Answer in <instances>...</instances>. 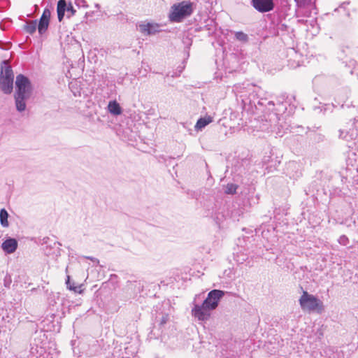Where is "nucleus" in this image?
Wrapping results in <instances>:
<instances>
[{
  "label": "nucleus",
  "mask_w": 358,
  "mask_h": 358,
  "mask_svg": "<svg viewBox=\"0 0 358 358\" xmlns=\"http://www.w3.org/2000/svg\"><path fill=\"white\" fill-rule=\"evenodd\" d=\"M257 104L266 106L263 115L259 117V128L262 131L282 136L289 128V124L286 122L285 115L287 110V102L278 99L276 103L269 101L265 104L264 101L259 100Z\"/></svg>",
  "instance_id": "f257e3e1"
},
{
  "label": "nucleus",
  "mask_w": 358,
  "mask_h": 358,
  "mask_svg": "<svg viewBox=\"0 0 358 358\" xmlns=\"http://www.w3.org/2000/svg\"><path fill=\"white\" fill-rule=\"evenodd\" d=\"M225 292L220 289L210 291L201 304L195 303L192 309V315L198 320L206 322L210 317L211 311L216 309Z\"/></svg>",
  "instance_id": "f03ea898"
},
{
  "label": "nucleus",
  "mask_w": 358,
  "mask_h": 358,
  "mask_svg": "<svg viewBox=\"0 0 358 358\" xmlns=\"http://www.w3.org/2000/svg\"><path fill=\"white\" fill-rule=\"evenodd\" d=\"M192 12V3L190 1H182L171 7L169 17L171 22H180L191 15Z\"/></svg>",
  "instance_id": "7ed1b4c3"
},
{
  "label": "nucleus",
  "mask_w": 358,
  "mask_h": 358,
  "mask_svg": "<svg viewBox=\"0 0 358 358\" xmlns=\"http://www.w3.org/2000/svg\"><path fill=\"white\" fill-rule=\"evenodd\" d=\"M301 309L307 312L322 313L324 310V305L315 295L309 294L307 291H303L302 295L299 300Z\"/></svg>",
  "instance_id": "20e7f679"
},
{
  "label": "nucleus",
  "mask_w": 358,
  "mask_h": 358,
  "mask_svg": "<svg viewBox=\"0 0 358 358\" xmlns=\"http://www.w3.org/2000/svg\"><path fill=\"white\" fill-rule=\"evenodd\" d=\"M31 89V82L27 77L23 74H19L16 76L15 94L30 96Z\"/></svg>",
  "instance_id": "39448f33"
},
{
  "label": "nucleus",
  "mask_w": 358,
  "mask_h": 358,
  "mask_svg": "<svg viewBox=\"0 0 358 358\" xmlns=\"http://www.w3.org/2000/svg\"><path fill=\"white\" fill-rule=\"evenodd\" d=\"M138 29L145 36L155 35L162 31L159 24L146 21L139 23Z\"/></svg>",
  "instance_id": "423d86ee"
},
{
  "label": "nucleus",
  "mask_w": 358,
  "mask_h": 358,
  "mask_svg": "<svg viewBox=\"0 0 358 358\" xmlns=\"http://www.w3.org/2000/svg\"><path fill=\"white\" fill-rule=\"evenodd\" d=\"M250 3L256 10L262 13L272 11L275 8L273 0H251Z\"/></svg>",
  "instance_id": "0eeeda50"
},
{
  "label": "nucleus",
  "mask_w": 358,
  "mask_h": 358,
  "mask_svg": "<svg viewBox=\"0 0 358 358\" xmlns=\"http://www.w3.org/2000/svg\"><path fill=\"white\" fill-rule=\"evenodd\" d=\"M51 16V12L48 8H45L40 17L38 31L39 34H43L48 29L50 24V19Z\"/></svg>",
  "instance_id": "6e6552de"
},
{
  "label": "nucleus",
  "mask_w": 358,
  "mask_h": 358,
  "mask_svg": "<svg viewBox=\"0 0 358 358\" xmlns=\"http://www.w3.org/2000/svg\"><path fill=\"white\" fill-rule=\"evenodd\" d=\"M17 241L15 238L8 237L1 244V248L6 254H12L17 250Z\"/></svg>",
  "instance_id": "1a4fd4ad"
},
{
  "label": "nucleus",
  "mask_w": 358,
  "mask_h": 358,
  "mask_svg": "<svg viewBox=\"0 0 358 358\" xmlns=\"http://www.w3.org/2000/svg\"><path fill=\"white\" fill-rule=\"evenodd\" d=\"M29 95L14 94L15 107L18 112L22 113L26 110V101L29 98Z\"/></svg>",
  "instance_id": "9d476101"
},
{
  "label": "nucleus",
  "mask_w": 358,
  "mask_h": 358,
  "mask_svg": "<svg viewBox=\"0 0 358 358\" xmlns=\"http://www.w3.org/2000/svg\"><path fill=\"white\" fill-rule=\"evenodd\" d=\"M0 89L5 94H10L13 90V80L3 79L0 76Z\"/></svg>",
  "instance_id": "9b49d317"
},
{
  "label": "nucleus",
  "mask_w": 358,
  "mask_h": 358,
  "mask_svg": "<svg viewBox=\"0 0 358 358\" xmlns=\"http://www.w3.org/2000/svg\"><path fill=\"white\" fill-rule=\"evenodd\" d=\"M213 118L209 115L200 117L197 120V122L194 126L195 130L197 131H201L207 125H208L210 123H211L213 122Z\"/></svg>",
  "instance_id": "f8f14e48"
},
{
  "label": "nucleus",
  "mask_w": 358,
  "mask_h": 358,
  "mask_svg": "<svg viewBox=\"0 0 358 358\" xmlns=\"http://www.w3.org/2000/svg\"><path fill=\"white\" fill-rule=\"evenodd\" d=\"M108 110L113 115H120L122 113V109L116 100H112L108 102Z\"/></svg>",
  "instance_id": "ddd939ff"
},
{
  "label": "nucleus",
  "mask_w": 358,
  "mask_h": 358,
  "mask_svg": "<svg viewBox=\"0 0 358 358\" xmlns=\"http://www.w3.org/2000/svg\"><path fill=\"white\" fill-rule=\"evenodd\" d=\"M68 5L66 0H59L57 2V12L59 22H62L65 12L67 11Z\"/></svg>",
  "instance_id": "4468645a"
},
{
  "label": "nucleus",
  "mask_w": 358,
  "mask_h": 358,
  "mask_svg": "<svg viewBox=\"0 0 358 358\" xmlns=\"http://www.w3.org/2000/svg\"><path fill=\"white\" fill-rule=\"evenodd\" d=\"M66 285L67 289L73 291L75 293L81 294L83 292L82 287L83 285H75L73 282H71V277L67 274L66 279Z\"/></svg>",
  "instance_id": "2eb2a0df"
},
{
  "label": "nucleus",
  "mask_w": 358,
  "mask_h": 358,
  "mask_svg": "<svg viewBox=\"0 0 358 358\" xmlns=\"http://www.w3.org/2000/svg\"><path fill=\"white\" fill-rule=\"evenodd\" d=\"M0 76H3V79L14 80V75L11 66L6 65L4 67H1Z\"/></svg>",
  "instance_id": "dca6fc26"
},
{
  "label": "nucleus",
  "mask_w": 358,
  "mask_h": 358,
  "mask_svg": "<svg viewBox=\"0 0 358 358\" xmlns=\"http://www.w3.org/2000/svg\"><path fill=\"white\" fill-rule=\"evenodd\" d=\"M8 213L5 208H2L0 210V224L3 227H8L9 225L8 218Z\"/></svg>",
  "instance_id": "f3484780"
},
{
  "label": "nucleus",
  "mask_w": 358,
  "mask_h": 358,
  "mask_svg": "<svg viewBox=\"0 0 358 358\" xmlns=\"http://www.w3.org/2000/svg\"><path fill=\"white\" fill-rule=\"evenodd\" d=\"M37 28L38 27L36 20L29 21L24 26V30L29 34H33Z\"/></svg>",
  "instance_id": "a211bd4d"
},
{
  "label": "nucleus",
  "mask_w": 358,
  "mask_h": 358,
  "mask_svg": "<svg viewBox=\"0 0 358 358\" xmlns=\"http://www.w3.org/2000/svg\"><path fill=\"white\" fill-rule=\"evenodd\" d=\"M247 159H241V162L238 161L236 164H234V171L236 172L238 174H241L243 171L245 170L244 168L242 169V167L248 164Z\"/></svg>",
  "instance_id": "6ab92c4d"
},
{
  "label": "nucleus",
  "mask_w": 358,
  "mask_h": 358,
  "mask_svg": "<svg viewBox=\"0 0 358 358\" xmlns=\"http://www.w3.org/2000/svg\"><path fill=\"white\" fill-rule=\"evenodd\" d=\"M235 38L241 43H247L249 40L248 36L241 31L235 32Z\"/></svg>",
  "instance_id": "aec40b11"
},
{
  "label": "nucleus",
  "mask_w": 358,
  "mask_h": 358,
  "mask_svg": "<svg viewBox=\"0 0 358 358\" xmlns=\"http://www.w3.org/2000/svg\"><path fill=\"white\" fill-rule=\"evenodd\" d=\"M352 136H353V134L352 133L350 134V132L349 131H347L345 129L339 130V138H342V139H344L346 141H349L352 138Z\"/></svg>",
  "instance_id": "412c9836"
},
{
  "label": "nucleus",
  "mask_w": 358,
  "mask_h": 358,
  "mask_svg": "<svg viewBox=\"0 0 358 358\" xmlns=\"http://www.w3.org/2000/svg\"><path fill=\"white\" fill-rule=\"evenodd\" d=\"M238 185L234 183H229L226 186L225 193L227 194H234L236 192Z\"/></svg>",
  "instance_id": "4be33fe9"
},
{
  "label": "nucleus",
  "mask_w": 358,
  "mask_h": 358,
  "mask_svg": "<svg viewBox=\"0 0 358 358\" xmlns=\"http://www.w3.org/2000/svg\"><path fill=\"white\" fill-rule=\"evenodd\" d=\"M296 4L299 7L310 6L314 3L315 0H295Z\"/></svg>",
  "instance_id": "5701e85b"
},
{
  "label": "nucleus",
  "mask_w": 358,
  "mask_h": 358,
  "mask_svg": "<svg viewBox=\"0 0 358 358\" xmlns=\"http://www.w3.org/2000/svg\"><path fill=\"white\" fill-rule=\"evenodd\" d=\"M338 241L341 245L343 246H346L349 243V239L345 235L341 236Z\"/></svg>",
  "instance_id": "b1692460"
},
{
  "label": "nucleus",
  "mask_w": 358,
  "mask_h": 358,
  "mask_svg": "<svg viewBox=\"0 0 358 358\" xmlns=\"http://www.w3.org/2000/svg\"><path fill=\"white\" fill-rule=\"evenodd\" d=\"M11 282H12V280H11L10 275L8 274H6L3 279L4 286L6 287H9Z\"/></svg>",
  "instance_id": "393cba45"
},
{
  "label": "nucleus",
  "mask_w": 358,
  "mask_h": 358,
  "mask_svg": "<svg viewBox=\"0 0 358 358\" xmlns=\"http://www.w3.org/2000/svg\"><path fill=\"white\" fill-rule=\"evenodd\" d=\"M169 317L168 314L163 315L160 320L159 325L163 326L164 324H166L167 321L169 320Z\"/></svg>",
  "instance_id": "a878e982"
},
{
  "label": "nucleus",
  "mask_w": 358,
  "mask_h": 358,
  "mask_svg": "<svg viewBox=\"0 0 358 358\" xmlns=\"http://www.w3.org/2000/svg\"><path fill=\"white\" fill-rule=\"evenodd\" d=\"M67 12H69L71 13V15H74L76 10V9L73 7L72 4L71 3H69L68 5V7H67Z\"/></svg>",
  "instance_id": "bb28decb"
},
{
  "label": "nucleus",
  "mask_w": 358,
  "mask_h": 358,
  "mask_svg": "<svg viewBox=\"0 0 358 358\" xmlns=\"http://www.w3.org/2000/svg\"><path fill=\"white\" fill-rule=\"evenodd\" d=\"M84 258L90 259L92 262H93L94 263H96V264H99V262L98 259L93 257L85 256Z\"/></svg>",
  "instance_id": "cd10ccee"
},
{
  "label": "nucleus",
  "mask_w": 358,
  "mask_h": 358,
  "mask_svg": "<svg viewBox=\"0 0 358 358\" xmlns=\"http://www.w3.org/2000/svg\"><path fill=\"white\" fill-rule=\"evenodd\" d=\"M76 4L78 6L87 7V3L85 0H80L78 2H76Z\"/></svg>",
  "instance_id": "c85d7f7f"
},
{
  "label": "nucleus",
  "mask_w": 358,
  "mask_h": 358,
  "mask_svg": "<svg viewBox=\"0 0 358 358\" xmlns=\"http://www.w3.org/2000/svg\"><path fill=\"white\" fill-rule=\"evenodd\" d=\"M232 214L234 215V216H240V215L243 214V210H238L237 212L234 210V211H232Z\"/></svg>",
  "instance_id": "c756f323"
},
{
  "label": "nucleus",
  "mask_w": 358,
  "mask_h": 358,
  "mask_svg": "<svg viewBox=\"0 0 358 358\" xmlns=\"http://www.w3.org/2000/svg\"><path fill=\"white\" fill-rule=\"evenodd\" d=\"M270 158L271 157L270 156H265L264 157L263 159H262V162L264 164H268L269 162H270Z\"/></svg>",
  "instance_id": "7c9ffc66"
},
{
  "label": "nucleus",
  "mask_w": 358,
  "mask_h": 358,
  "mask_svg": "<svg viewBox=\"0 0 358 358\" xmlns=\"http://www.w3.org/2000/svg\"><path fill=\"white\" fill-rule=\"evenodd\" d=\"M6 22V20H2L1 22H0V28L2 29V30H4L6 29V24H5Z\"/></svg>",
  "instance_id": "2f4dec72"
},
{
  "label": "nucleus",
  "mask_w": 358,
  "mask_h": 358,
  "mask_svg": "<svg viewBox=\"0 0 358 358\" xmlns=\"http://www.w3.org/2000/svg\"><path fill=\"white\" fill-rule=\"evenodd\" d=\"M341 180H342L343 182H348V177L342 176Z\"/></svg>",
  "instance_id": "473e14b6"
},
{
  "label": "nucleus",
  "mask_w": 358,
  "mask_h": 358,
  "mask_svg": "<svg viewBox=\"0 0 358 358\" xmlns=\"http://www.w3.org/2000/svg\"><path fill=\"white\" fill-rule=\"evenodd\" d=\"M349 3L348 2H343L341 6V8H345L346 5H348Z\"/></svg>",
  "instance_id": "72a5a7b5"
},
{
  "label": "nucleus",
  "mask_w": 358,
  "mask_h": 358,
  "mask_svg": "<svg viewBox=\"0 0 358 358\" xmlns=\"http://www.w3.org/2000/svg\"><path fill=\"white\" fill-rule=\"evenodd\" d=\"M69 269H70V267L69 266H67L66 268V271H65L66 273H69Z\"/></svg>",
  "instance_id": "f704fd0d"
},
{
  "label": "nucleus",
  "mask_w": 358,
  "mask_h": 358,
  "mask_svg": "<svg viewBox=\"0 0 358 358\" xmlns=\"http://www.w3.org/2000/svg\"><path fill=\"white\" fill-rule=\"evenodd\" d=\"M54 245H58L59 246H60V245H61V244H60L59 243H56V242H55V243H54Z\"/></svg>",
  "instance_id": "c9c22d12"
},
{
  "label": "nucleus",
  "mask_w": 358,
  "mask_h": 358,
  "mask_svg": "<svg viewBox=\"0 0 358 358\" xmlns=\"http://www.w3.org/2000/svg\"><path fill=\"white\" fill-rule=\"evenodd\" d=\"M45 253L47 255H49L50 254L49 252H46V251H45Z\"/></svg>",
  "instance_id": "e433bc0d"
},
{
  "label": "nucleus",
  "mask_w": 358,
  "mask_h": 358,
  "mask_svg": "<svg viewBox=\"0 0 358 358\" xmlns=\"http://www.w3.org/2000/svg\"><path fill=\"white\" fill-rule=\"evenodd\" d=\"M357 75H358V73H357Z\"/></svg>",
  "instance_id": "4c0bfd02"
}]
</instances>
